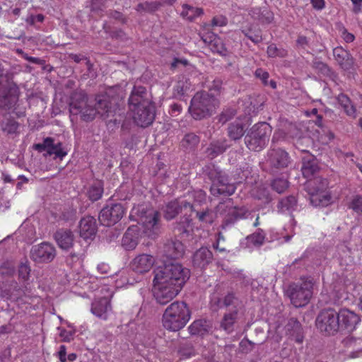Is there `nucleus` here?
I'll list each match as a JSON object with an SVG mask.
<instances>
[{"label": "nucleus", "mask_w": 362, "mask_h": 362, "mask_svg": "<svg viewBox=\"0 0 362 362\" xmlns=\"http://www.w3.org/2000/svg\"><path fill=\"white\" fill-rule=\"evenodd\" d=\"M110 310V300L106 297L95 299L91 304V313L103 320L107 319V312Z\"/></svg>", "instance_id": "obj_33"}, {"label": "nucleus", "mask_w": 362, "mask_h": 362, "mask_svg": "<svg viewBox=\"0 0 362 362\" xmlns=\"http://www.w3.org/2000/svg\"><path fill=\"white\" fill-rule=\"evenodd\" d=\"M236 114V112L233 109H228L219 115V122L224 124L228 122L229 119L233 118Z\"/></svg>", "instance_id": "obj_61"}, {"label": "nucleus", "mask_w": 362, "mask_h": 362, "mask_svg": "<svg viewBox=\"0 0 362 362\" xmlns=\"http://www.w3.org/2000/svg\"><path fill=\"white\" fill-rule=\"evenodd\" d=\"M25 295V290L21 288L15 281L5 284L0 290V296L1 298L12 301H18L23 299Z\"/></svg>", "instance_id": "obj_23"}, {"label": "nucleus", "mask_w": 362, "mask_h": 362, "mask_svg": "<svg viewBox=\"0 0 362 362\" xmlns=\"http://www.w3.org/2000/svg\"><path fill=\"white\" fill-rule=\"evenodd\" d=\"M15 272V266L11 262H4L0 265V274L2 276H11Z\"/></svg>", "instance_id": "obj_54"}, {"label": "nucleus", "mask_w": 362, "mask_h": 362, "mask_svg": "<svg viewBox=\"0 0 362 362\" xmlns=\"http://www.w3.org/2000/svg\"><path fill=\"white\" fill-rule=\"evenodd\" d=\"M69 59H72L76 63H79L82 60H86V64L88 66V70H90L92 68L93 64H91L89 59L83 54H76L71 53L69 54Z\"/></svg>", "instance_id": "obj_60"}, {"label": "nucleus", "mask_w": 362, "mask_h": 362, "mask_svg": "<svg viewBox=\"0 0 362 362\" xmlns=\"http://www.w3.org/2000/svg\"><path fill=\"white\" fill-rule=\"evenodd\" d=\"M209 178L212 181L211 192L214 196H230L235 191V186L229 182L226 175L221 170L213 166L208 172Z\"/></svg>", "instance_id": "obj_10"}, {"label": "nucleus", "mask_w": 362, "mask_h": 362, "mask_svg": "<svg viewBox=\"0 0 362 362\" xmlns=\"http://www.w3.org/2000/svg\"><path fill=\"white\" fill-rule=\"evenodd\" d=\"M297 204V199L294 196H288L281 199L279 202L278 207L281 211H290L294 209Z\"/></svg>", "instance_id": "obj_50"}, {"label": "nucleus", "mask_w": 362, "mask_h": 362, "mask_svg": "<svg viewBox=\"0 0 362 362\" xmlns=\"http://www.w3.org/2000/svg\"><path fill=\"white\" fill-rule=\"evenodd\" d=\"M313 286L312 278H301L300 281L290 284L286 293L295 307H303L310 302L313 293Z\"/></svg>", "instance_id": "obj_5"}, {"label": "nucleus", "mask_w": 362, "mask_h": 362, "mask_svg": "<svg viewBox=\"0 0 362 362\" xmlns=\"http://www.w3.org/2000/svg\"><path fill=\"white\" fill-rule=\"evenodd\" d=\"M274 16L272 13L267 9L263 11L261 16L259 17V20L262 23H270L272 22Z\"/></svg>", "instance_id": "obj_64"}, {"label": "nucleus", "mask_w": 362, "mask_h": 362, "mask_svg": "<svg viewBox=\"0 0 362 362\" xmlns=\"http://www.w3.org/2000/svg\"><path fill=\"white\" fill-rule=\"evenodd\" d=\"M85 255L84 248L81 247L76 251L71 252L69 257H67V262H71V263L79 261Z\"/></svg>", "instance_id": "obj_58"}, {"label": "nucleus", "mask_w": 362, "mask_h": 362, "mask_svg": "<svg viewBox=\"0 0 362 362\" xmlns=\"http://www.w3.org/2000/svg\"><path fill=\"white\" fill-rule=\"evenodd\" d=\"M337 100L348 115L354 116L356 109L354 105H351V100L346 95L343 93L339 94L337 97Z\"/></svg>", "instance_id": "obj_47"}, {"label": "nucleus", "mask_w": 362, "mask_h": 362, "mask_svg": "<svg viewBox=\"0 0 362 362\" xmlns=\"http://www.w3.org/2000/svg\"><path fill=\"white\" fill-rule=\"evenodd\" d=\"M267 53L269 57L284 58L288 56V51L283 47H278L276 44L272 43L267 47Z\"/></svg>", "instance_id": "obj_49"}, {"label": "nucleus", "mask_w": 362, "mask_h": 362, "mask_svg": "<svg viewBox=\"0 0 362 362\" xmlns=\"http://www.w3.org/2000/svg\"><path fill=\"white\" fill-rule=\"evenodd\" d=\"M215 304L219 308H226V311L240 313L243 308V301L233 291H229L223 297L217 298Z\"/></svg>", "instance_id": "obj_21"}, {"label": "nucleus", "mask_w": 362, "mask_h": 362, "mask_svg": "<svg viewBox=\"0 0 362 362\" xmlns=\"http://www.w3.org/2000/svg\"><path fill=\"white\" fill-rule=\"evenodd\" d=\"M139 230L137 226H132L127 228L122 239V245L126 250H133L139 243Z\"/></svg>", "instance_id": "obj_32"}, {"label": "nucleus", "mask_w": 362, "mask_h": 362, "mask_svg": "<svg viewBox=\"0 0 362 362\" xmlns=\"http://www.w3.org/2000/svg\"><path fill=\"white\" fill-rule=\"evenodd\" d=\"M271 134L272 127L268 123L259 122L248 130L245 144L250 151L259 152L266 147Z\"/></svg>", "instance_id": "obj_6"}, {"label": "nucleus", "mask_w": 362, "mask_h": 362, "mask_svg": "<svg viewBox=\"0 0 362 362\" xmlns=\"http://www.w3.org/2000/svg\"><path fill=\"white\" fill-rule=\"evenodd\" d=\"M288 139H297L298 146L300 140L303 139V132L296 124L286 121L281 124V127L274 132L272 142Z\"/></svg>", "instance_id": "obj_17"}, {"label": "nucleus", "mask_w": 362, "mask_h": 362, "mask_svg": "<svg viewBox=\"0 0 362 362\" xmlns=\"http://www.w3.org/2000/svg\"><path fill=\"white\" fill-rule=\"evenodd\" d=\"M265 235L263 230L259 229L257 232L248 235L247 237V242L252 244L254 246H260L264 241Z\"/></svg>", "instance_id": "obj_52"}, {"label": "nucleus", "mask_w": 362, "mask_h": 362, "mask_svg": "<svg viewBox=\"0 0 362 362\" xmlns=\"http://www.w3.org/2000/svg\"><path fill=\"white\" fill-rule=\"evenodd\" d=\"M185 252V245L176 238L167 240L162 247L163 255L169 259H176L182 257Z\"/></svg>", "instance_id": "obj_22"}, {"label": "nucleus", "mask_w": 362, "mask_h": 362, "mask_svg": "<svg viewBox=\"0 0 362 362\" xmlns=\"http://www.w3.org/2000/svg\"><path fill=\"white\" fill-rule=\"evenodd\" d=\"M152 104L146 88L143 86H134L129 98V109L139 106L148 107Z\"/></svg>", "instance_id": "obj_24"}, {"label": "nucleus", "mask_w": 362, "mask_h": 362, "mask_svg": "<svg viewBox=\"0 0 362 362\" xmlns=\"http://www.w3.org/2000/svg\"><path fill=\"white\" fill-rule=\"evenodd\" d=\"M155 280H160L163 284L168 283L182 289L190 277V271L179 263H170L159 267L155 271Z\"/></svg>", "instance_id": "obj_2"}, {"label": "nucleus", "mask_w": 362, "mask_h": 362, "mask_svg": "<svg viewBox=\"0 0 362 362\" xmlns=\"http://www.w3.org/2000/svg\"><path fill=\"white\" fill-rule=\"evenodd\" d=\"M133 112V119L135 123L141 127L150 125L155 119V107L153 104L148 107L139 106L130 108Z\"/></svg>", "instance_id": "obj_18"}, {"label": "nucleus", "mask_w": 362, "mask_h": 362, "mask_svg": "<svg viewBox=\"0 0 362 362\" xmlns=\"http://www.w3.org/2000/svg\"><path fill=\"white\" fill-rule=\"evenodd\" d=\"M124 212L125 209L121 203L111 204L102 209L98 219L104 226H113L122 219Z\"/></svg>", "instance_id": "obj_13"}, {"label": "nucleus", "mask_w": 362, "mask_h": 362, "mask_svg": "<svg viewBox=\"0 0 362 362\" xmlns=\"http://www.w3.org/2000/svg\"><path fill=\"white\" fill-rule=\"evenodd\" d=\"M286 334L291 340L302 343L304 335L301 324L296 318H290L285 326Z\"/></svg>", "instance_id": "obj_30"}, {"label": "nucleus", "mask_w": 362, "mask_h": 362, "mask_svg": "<svg viewBox=\"0 0 362 362\" xmlns=\"http://www.w3.org/2000/svg\"><path fill=\"white\" fill-rule=\"evenodd\" d=\"M228 23L227 18L223 16H214L211 20L212 26H220L223 27L226 25Z\"/></svg>", "instance_id": "obj_63"}, {"label": "nucleus", "mask_w": 362, "mask_h": 362, "mask_svg": "<svg viewBox=\"0 0 362 362\" xmlns=\"http://www.w3.org/2000/svg\"><path fill=\"white\" fill-rule=\"evenodd\" d=\"M30 268L27 263H22L18 269L19 277L26 281L28 279L30 274Z\"/></svg>", "instance_id": "obj_59"}, {"label": "nucleus", "mask_w": 362, "mask_h": 362, "mask_svg": "<svg viewBox=\"0 0 362 362\" xmlns=\"http://www.w3.org/2000/svg\"><path fill=\"white\" fill-rule=\"evenodd\" d=\"M209 46L212 52H217L221 55H226L227 49L223 45L221 38L218 37L214 34L209 36Z\"/></svg>", "instance_id": "obj_43"}, {"label": "nucleus", "mask_w": 362, "mask_h": 362, "mask_svg": "<svg viewBox=\"0 0 362 362\" xmlns=\"http://www.w3.org/2000/svg\"><path fill=\"white\" fill-rule=\"evenodd\" d=\"M318 169L319 168L315 159L312 157H309L308 158H303L301 171L305 177H310L318 170Z\"/></svg>", "instance_id": "obj_38"}, {"label": "nucleus", "mask_w": 362, "mask_h": 362, "mask_svg": "<svg viewBox=\"0 0 362 362\" xmlns=\"http://www.w3.org/2000/svg\"><path fill=\"white\" fill-rule=\"evenodd\" d=\"M153 295L157 302L165 305L172 300L181 291L168 283L163 284L160 280L153 279Z\"/></svg>", "instance_id": "obj_15"}, {"label": "nucleus", "mask_w": 362, "mask_h": 362, "mask_svg": "<svg viewBox=\"0 0 362 362\" xmlns=\"http://www.w3.org/2000/svg\"><path fill=\"white\" fill-rule=\"evenodd\" d=\"M337 315H339V332L353 331L360 322L359 316L348 309H341L337 312Z\"/></svg>", "instance_id": "obj_20"}, {"label": "nucleus", "mask_w": 362, "mask_h": 362, "mask_svg": "<svg viewBox=\"0 0 362 362\" xmlns=\"http://www.w3.org/2000/svg\"><path fill=\"white\" fill-rule=\"evenodd\" d=\"M135 214L138 216V223L143 225L145 233L151 236V230L158 228V222L159 220V213L153 208H148L144 206H139L134 209Z\"/></svg>", "instance_id": "obj_11"}, {"label": "nucleus", "mask_w": 362, "mask_h": 362, "mask_svg": "<svg viewBox=\"0 0 362 362\" xmlns=\"http://www.w3.org/2000/svg\"><path fill=\"white\" fill-rule=\"evenodd\" d=\"M199 143V137L193 133L187 134L181 141V146L186 151L195 149Z\"/></svg>", "instance_id": "obj_42"}, {"label": "nucleus", "mask_w": 362, "mask_h": 362, "mask_svg": "<svg viewBox=\"0 0 362 362\" xmlns=\"http://www.w3.org/2000/svg\"><path fill=\"white\" fill-rule=\"evenodd\" d=\"M228 147L229 145L226 139L217 140L210 143L205 153L209 158L214 159L223 153Z\"/></svg>", "instance_id": "obj_36"}, {"label": "nucleus", "mask_w": 362, "mask_h": 362, "mask_svg": "<svg viewBox=\"0 0 362 362\" xmlns=\"http://www.w3.org/2000/svg\"><path fill=\"white\" fill-rule=\"evenodd\" d=\"M54 238L62 250H69L74 245V234L70 229H58L54 234Z\"/></svg>", "instance_id": "obj_28"}, {"label": "nucleus", "mask_w": 362, "mask_h": 362, "mask_svg": "<svg viewBox=\"0 0 362 362\" xmlns=\"http://www.w3.org/2000/svg\"><path fill=\"white\" fill-rule=\"evenodd\" d=\"M97 232L96 220L93 216L83 218L79 222V234L84 240H92Z\"/></svg>", "instance_id": "obj_29"}, {"label": "nucleus", "mask_w": 362, "mask_h": 362, "mask_svg": "<svg viewBox=\"0 0 362 362\" xmlns=\"http://www.w3.org/2000/svg\"><path fill=\"white\" fill-rule=\"evenodd\" d=\"M88 100V95L83 90H76L71 93L69 110L71 121L77 116H80V118L86 122L92 121L95 117L96 110Z\"/></svg>", "instance_id": "obj_4"}, {"label": "nucleus", "mask_w": 362, "mask_h": 362, "mask_svg": "<svg viewBox=\"0 0 362 362\" xmlns=\"http://www.w3.org/2000/svg\"><path fill=\"white\" fill-rule=\"evenodd\" d=\"M189 89V85L187 81H179L175 86L174 94L176 97H181L185 95Z\"/></svg>", "instance_id": "obj_56"}, {"label": "nucleus", "mask_w": 362, "mask_h": 362, "mask_svg": "<svg viewBox=\"0 0 362 362\" xmlns=\"http://www.w3.org/2000/svg\"><path fill=\"white\" fill-rule=\"evenodd\" d=\"M106 0H90V11L92 12L103 11Z\"/></svg>", "instance_id": "obj_62"}, {"label": "nucleus", "mask_w": 362, "mask_h": 362, "mask_svg": "<svg viewBox=\"0 0 362 362\" xmlns=\"http://www.w3.org/2000/svg\"><path fill=\"white\" fill-rule=\"evenodd\" d=\"M313 68L320 74L324 76L332 77L334 72L328 66L327 64L320 61H316L313 62Z\"/></svg>", "instance_id": "obj_51"}, {"label": "nucleus", "mask_w": 362, "mask_h": 362, "mask_svg": "<svg viewBox=\"0 0 362 362\" xmlns=\"http://www.w3.org/2000/svg\"><path fill=\"white\" fill-rule=\"evenodd\" d=\"M245 133V125L240 122H234L230 123L228 127V136L234 140L240 139Z\"/></svg>", "instance_id": "obj_41"}, {"label": "nucleus", "mask_w": 362, "mask_h": 362, "mask_svg": "<svg viewBox=\"0 0 362 362\" xmlns=\"http://www.w3.org/2000/svg\"><path fill=\"white\" fill-rule=\"evenodd\" d=\"M192 219L187 216H182L180 221L174 223L173 230L177 235L183 238L189 235V228L191 226Z\"/></svg>", "instance_id": "obj_37"}, {"label": "nucleus", "mask_w": 362, "mask_h": 362, "mask_svg": "<svg viewBox=\"0 0 362 362\" xmlns=\"http://www.w3.org/2000/svg\"><path fill=\"white\" fill-rule=\"evenodd\" d=\"M241 32L255 44H258L263 40L260 29L253 30L252 27H250L247 29L241 30Z\"/></svg>", "instance_id": "obj_48"}, {"label": "nucleus", "mask_w": 362, "mask_h": 362, "mask_svg": "<svg viewBox=\"0 0 362 362\" xmlns=\"http://www.w3.org/2000/svg\"><path fill=\"white\" fill-rule=\"evenodd\" d=\"M191 317L187 305L183 301H175L165 309L163 315V325L170 331L182 329Z\"/></svg>", "instance_id": "obj_1"}, {"label": "nucleus", "mask_w": 362, "mask_h": 362, "mask_svg": "<svg viewBox=\"0 0 362 362\" xmlns=\"http://www.w3.org/2000/svg\"><path fill=\"white\" fill-rule=\"evenodd\" d=\"M333 55L338 64L344 70H349L354 64V59L351 55L341 47L333 49Z\"/></svg>", "instance_id": "obj_34"}, {"label": "nucleus", "mask_w": 362, "mask_h": 362, "mask_svg": "<svg viewBox=\"0 0 362 362\" xmlns=\"http://www.w3.org/2000/svg\"><path fill=\"white\" fill-rule=\"evenodd\" d=\"M33 149L40 153L46 151L45 156H54V158L62 160L67 155V151L63 147L61 142L54 143V139L52 137H46L43 139L42 143L35 144L33 146Z\"/></svg>", "instance_id": "obj_16"}, {"label": "nucleus", "mask_w": 362, "mask_h": 362, "mask_svg": "<svg viewBox=\"0 0 362 362\" xmlns=\"http://www.w3.org/2000/svg\"><path fill=\"white\" fill-rule=\"evenodd\" d=\"M18 127V122L10 117L5 118L1 123L2 131L7 134H16Z\"/></svg>", "instance_id": "obj_46"}, {"label": "nucleus", "mask_w": 362, "mask_h": 362, "mask_svg": "<svg viewBox=\"0 0 362 362\" xmlns=\"http://www.w3.org/2000/svg\"><path fill=\"white\" fill-rule=\"evenodd\" d=\"M219 105L216 98L207 92H197L191 100L189 112L195 119L211 117Z\"/></svg>", "instance_id": "obj_3"}, {"label": "nucleus", "mask_w": 362, "mask_h": 362, "mask_svg": "<svg viewBox=\"0 0 362 362\" xmlns=\"http://www.w3.org/2000/svg\"><path fill=\"white\" fill-rule=\"evenodd\" d=\"M216 209L218 214L223 216L222 228L230 227L237 221L247 218L250 215V211L245 206H233L231 199L220 202Z\"/></svg>", "instance_id": "obj_7"}, {"label": "nucleus", "mask_w": 362, "mask_h": 362, "mask_svg": "<svg viewBox=\"0 0 362 362\" xmlns=\"http://www.w3.org/2000/svg\"><path fill=\"white\" fill-rule=\"evenodd\" d=\"M103 194V185L100 181L91 185L87 192L88 198L93 202L99 200L102 197Z\"/></svg>", "instance_id": "obj_44"}, {"label": "nucleus", "mask_w": 362, "mask_h": 362, "mask_svg": "<svg viewBox=\"0 0 362 362\" xmlns=\"http://www.w3.org/2000/svg\"><path fill=\"white\" fill-rule=\"evenodd\" d=\"M349 208L358 214H362V196H355L349 203Z\"/></svg>", "instance_id": "obj_57"}, {"label": "nucleus", "mask_w": 362, "mask_h": 362, "mask_svg": "<svg viewBox=\"0 0 362 362\" xmlns=\"http://www.w3.org/2000/svg\"><path fill=\"white\" fill-rule=\"evenodd\" d=\"M196 216L199 221L203 223L211 224L214 221L213 212L209 208H206L202 211H196Z\"/></svg>", "instance_id": "obj_53"}, {"label": "nucleus", "mask_w": 362, "mask_h": 362, "mask_svg": "<svg viewBox=\"0 0 362 362\" xmlns=\"http://www.w3.org/2000/svg\"><path fill=\"white\" fill-rule=\"evenodd\" d=\"M272 187L274 190L281 194L288 188V182L286 179L277 178L273 180Z\"/></svg>", "instance_id": "obj_55"}, {"label": "nucleus", "mask_w": 362, "mask_h": 362, "mask_svg": "<svg viewBox=\"0 0 362 362\" xmlns=\"http://www.w3.org/2000/svg\"><path fill=\"white\" fill-rule=\"evenodd\" d=\"M339 315L333 308L324 309L320 312L315 325L317 329L323 334L333 336L339 332Z\"/></svg>", "instance_id": "obj_9"}, {"label": "nucleus", "mask_w": 362, "mask_h": 362, "mask_svg": "<svg viewBox=\"0 0 362 362\" xmlns=\"http://www.w3.org/2000/svg\"><path fill=\"white\" fill-rule=\"evenodd\" d=\"M96 115H100L103 119H107L115 115L117 109L116 100L109 95H100L96 98L95 107Z\"/></svg>", "instance_id": "obj_19"}, {"label": "nucleus", "mask_w": 362, "mask_h": 362, "mask_svg": "<svg viewBox=\"0 0 362 362\" xmlns=\"http://www.w3.org/2000/svg\"><path fill=\"white\" fill-rule=\"evenodd\" d=\"M213 259L212 252L206 247H202L193 254L192 264L194 267L202 269L211 263Z\"/></svg>", "instance_id": "obj_27"}, {"label": "nucleus", "mask_w": 362, "mask_h": 362, "mask_svg": "<svg viewBox=\"0 0 362 362\" xmlns=\"http://www.w3.org/2000/svg\"><path fill=\"white\" fill-rule=\"evenodd\" d=\"M154 264L153 257L148 254H141L135 257L130 263L131 269L139 274L148 272Z\"/></svg>", "instance_id": "obj_26"}, {"label": "nucleus", "mask_w": 362, "mask_h": 362, "mask_svg": "<svg viewBox=\"0 0 362 362\" xmlns=\"http://www.w3.org/2000/svg\"><path fill=\"white\" fill-rule=\"evenodd\" d=\"M240 312L226 311L220 322V327L228 334L232 333L240 318Z\"/></svg>", "instance_id": "obj_35"}, {"label": "nucleus", "mask_w": 362, "mask_h": 362, "mask_svg": "<svg viewBox=\"0 0 362 362\" xmlns=\"http://www.w3.org/2000/svg\"><path fill=\"white\" fill-rule=\"evenodd\" d=\"M344 347L349 351V357L356 358L362 357V338L348 336L342 340Z\"/></svg>", "instance_id": "obj_31"}, {"label": "nucleus", "mask_w": 362, "mask_h": 362, "mask_svg": "<svg viewBox=\"0 0 362 362\" xmlns=\"http://www.w3.org/2000/svg\"><path fill=\"white\" fill-rule=\"evenodd\" d=\"M266 161L270 170L276 173L289 165L291 158L289 154L282 148H270L267 151Z\"/></svg>", "instance_id": "obj_14"}, {"label": "nucleus", "mask_w": 362, "mask_h": 362, "mask_svg": "<svg viewBox=\"0 0 362 362\" xmlns=\"http://www.w3.org/2000/svg\"><path fill=\"white\" fill-rule=\"evenodd\" d=\"M182 7V11L180 15L183 18L189 21H193L196 18L204 13V11L202 8L194 7L187 4H184Z\"/></svg>", "instance_id": "obj_39"}, {"label": "nucleus", "mask_w": 362, "mask_h": 362, "mask_svg": "<svg viewBox=\"0 0 362 362\" xmlns=\"http://www.w3.org/2000/svg\"><path fill=\"white\" fill-rule=\"evenodd\" d=\"M57 255V250L54 246L47 242L32 247L30 257L35 262L42 264L49 263L54 260Z\"/></svg>", "instance_id": "obj_12"}, {"label": "nucleus", "mask_w": 362, "mask_h": 362, "mask_svg": "<svg viewBox=\"0 0 362 362\" xmlns=\"http://www.w3.org/2000/svg\"><path fill=\"white\" fill-rule=\"evenodd\" d=\"M210 329L208 322L205 320H197L194 321L188 327L192 335H204Z\"/></svg>", "instance_id": "obj_40"}, {"label": "nucleus", "mask_w": 362, "mask_h": 362, "mask_svg": "<svg viewBox=\"0 0 362 362\" xmlns=\"http://www.w3.org/2000/svg\"><path fill=\"white\" fill-rule=\"evenodd\" d=\"M161 6H163L161 1H145L144 3H139L136 6V10L140 13L143 12L153 13L158 11Z\"/></svg>", "instance_id": "obj_45"}, {"label": "nucleus", "mask_w": 362, "mask_h": 362, "mask_svg": "<svg viewBox=\"0 0 362 362\" xmlns=\"http://www.w3.org/2000/svg\"><path fill=\"white\" fill-rule=\"evenodd\" d=\"M187 208L192 211H195L194 206L185 200L175 199L169 202L164 210V218L167 220H172L182 211V209Z\"/></svg>", "instance_id": "obj_25"}, {"label": "nucleus", "mask_w": 362, "mask_h": 362, "mask_svg": "<svg viewBox=\"0 0 362 362\" xmlns=\"http://www.w3.org/2000/svg\"><path fill=\"white\" fill-rule=\"evenodd\" d=\"M328 187L327 179L317 177L308 180L305 189L310 195V203L315 206H327L331 199V196L326 192Z\"/></svg>", "instance_id": "obj_8"}]
</instances>
